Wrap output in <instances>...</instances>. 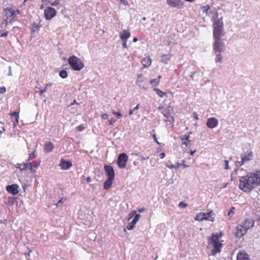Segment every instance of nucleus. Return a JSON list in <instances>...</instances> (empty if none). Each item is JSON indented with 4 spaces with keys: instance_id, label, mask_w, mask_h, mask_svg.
<instances>
[{
    "instance_id": "nucleus-35",
    "label": "nucleus",
    "mask_w": 260,
    "mask_h": 260,
    "mask_svg": "<svg viewBox=\"0 0 260 260\" xmlns=\"http://www.w3.org/2000/svg\"><path fill=\"white\" fill-rule=\"evenodd\" d=\"M182 165V164H180L179 162L177 163L176 165H167V167L170 169H177L180 166Z\"/></svg>"
},
{
    "instance_id": "nucleus-36",
    "label": "nucleus",
    "mask_w": 260,
    "mask_h": 260,
    "mask_svg": "<svg viewBox=\"0 0 260 260\" xmlns=\"http://www.w3.org/2000/svg\"><path fill=\"white\" fill-rule=\"evenodd\" d=\"M154 90H155L157 94L160 97H163L166 94L165 92H162L159 89H154Z\"/></svg>"
},
{
    "instance_id": "nucleus-11",
    "label": "nucleus",
    "mask_w": 260,
    "mask_h": 260,
    "mask_svg": "<svg viewBox=\"0 0 260 260\" xmlns=\"http://www.w3.org/2000/svg\"><path fill=\"white\" fill-rule=\"evenodd\" d=\"M254 223V222L253 219L251 218H247L240 224L243 226L246 231H248V229L253 226Z\"/></svg>"
},
{
    "instance_id": "nucleus-21",
    "label": "nucleus",
    "mask_w": 260,
    "mask_h": 260,
    "mask_svg": "<svg viewBox=\"0 0 260 260\" xmlns=\"http://www.w3.org/2000/svg\"><path fill=\"white\" fill-rule=\"evenodd\" d=\"M237 260H250L249 255L245 252H239L237 256Z\"/></svg>"
},
{
    "instance_id": "nucleus-37",
    "label": "nucleus",
    "mask_w": 260,
    "mask_h": 260,
    "mask_svg": "<svg viewBox=\"0 0 260 260\" xmlns=\"http://www.w3.org/2000/svg\"><path fill=\"white\" fill-rule=\"evenodd\" d=\"M254 174L258 185H260V171H256Z\"/></svg>"
},
{
    "instance_id": "nucleus-6",
    "label": "nucleus",
    "mask_w": 260,
    "mask_h": 260,
    "mask_svg": "<svg viewBox=\"0 0 260 260\" xmlns=\"http://www.w3.org/2000/svg\"><path fill=\"white\" fill-rule=\"evenodd\" d=\"M44 15L46 19L50 20L56 15V11L52 7H47L44 10Z\"/></svg>"
},
{
    "instance_id": "nucleus-63",
    "label": "nucleus",
    "mask_w": 260,
    "mask_h": 260,
    "mask_svg": "<svg viewBox=\"0 0 260 260\" xmlns=\"http://www.w3.org/2000/svg\"><path fill=\"white\" fill-rule=\"evenodd\" d=\"M77 130L78 131H81V125H80L77 127Z\"/></svg>"
},
{
    "instance_id": "nucleus-52",
    "label": "nucleus",
    "mask_w": 260,
    "mask_h": 260,
    "mask_svg": "<svg viewBox=\"0 0 260 260\" xmlns=\"http://www.w3.org/2000/svg\"><path fill=\"white\" fill-rule=\"evenodd\" d=\"M224 162H225V169H229V165H228V163H229V161L227 160H224Z\"/></svg>"
},
{
    "instance_id": "nucleus-33",
    "label": "nucleus",
    "mask_w": 260,
    "mask_h": 260,
    "mask_svg": "<svg viewBox=\"0 0 260 260\" xmlns=\"http://www.w3.org/2000/svg\"><path fill=\"white\" fill-rule=\"evenodd\" d=\"M59 76L62 78H66L68 77V73L65 70H61L59 72Z\"/></svg>"
},
{
    "instance_id": "nucleus-61",
    "label": "nucleus",
    "mask_w": 260,
    "mask_h": 260,
    "mask_svg": "<svg viewBox=\"0 0 260 260\" xmlns=\"http://www.w3.org/2000/svg\"><path fill=\"white\" fill-rule=\"evenodd\" d=\"M159 156H160V158L162 159V158H164L165 157V153H164V152L161 153L160 154Z\"/></svg>"
},
{
    "instance_id": "nucleus-27",
    "label": "nucleus",
    "mask_w": 260,
    "mask_h": 260,
    "mask_svg": "<svg viewBox=\"0 0 260 260\" xmlns=\"http://www.w3.org/2000/svg\"><path fill=\"white\" fill-rule=\"evenodd\" d=\"M171 55L170 54H164L161 56V61L164 63H167V62L170 59Z\"/></svg>"
},
{
    "instance_id": "nucleus-38",
    "label": "nucleus",
    "mask_w": 260,
    "mask_h": 260,
    "mask_svg": "<svg viewBox=\"0 0 260 260\" xmlns=\"http://www.w3.org/2000/svg\"><path fill=\"white\" fill-rule=\"evenodd\" d=\"M136 214V211L135 210L132 211L128 215V220H129L131 218H132L134 216L135 217Z\"/></svg>"
},
{
    "instance_id": "nucleus-30",
    "label": "nucleus",
    "mask_w": 260,
    "mask_h": 260,
    "mask_svg": "<svg viewBox=\"0 0 260 260\" xmlns=\"http://www.w3.org/2000/svg\"><path fill=\"white\" fill-rule=\"evenodd\" d=\"M221 52H217L216 54V59H215V62L216 63L217 62H221L222 59V56L221 54Z\"/></svg>"
},
{
    "instance_id": "nucleus-12",
    "label": "nucleus",
    "mask_w": 260,
    "mask_h": 260,
    "mask_svg": "<svg viewBox=\"0 0 260 260\" xmlns=\"http://www.w3.org/2000/svg\"><path fill=\"white\" fill-rule=\"evenodd\" d=\"M59 166L63 170H68L72 166V163L70 160H66L64 159H61Z\"/></svg>"
},
{
    "instance_id": "nucleus-20",
    "label": "nucleus",
    "mask_w": 260,
    "mask_h": 260,
    "mask_svg": "<svg viewBox=\"0 0 260 260\" xmlns=\"http://www.w3.org/2000/svg\"><path fill=\"white\" fill-rule=\"evenodd\" d=\"M54 145L51 142H47L45 143L44 147V151L45 152L48 153L53 151L54 149Z\"/></svg>"
},
{
    "instance_id": "nucleus-29",
    "label": "nucleus",
    "mask_w": 260,
    "mask_h": 260,
    "mask_svg": "<svg viewBox=\"0 0 260 260\" xmlns=\"http://www.w3.org/2000/svg\"><path fill=\"white\" fill-rule=\"evenodd\" d=\"M11 115L14 116L15 118V122H14V125L16 126V124L18 123L19 113L15 111L12 113Z\"/></svg>"
},
{
    "instance_id": "nucleus-48",
    "label": "nucleus",
    "mask_w": 260,
    "mask_h": 260,
    "mask_svg": "<svg viewBox=\"0 0 260 260\" xmlns=\"http://www.w3.org/2000/svg\"><path fill=\"white\" fill-rule=\"evenodd\" d=\"M189 142H188V141H182V143H181V146L182 147H183V145H185V146H187V145H188V143H189Z\"/></svg>"
},
{
    "instance_id": "nucleus-7",
    "label": "nucleus",
    "mask_w": 260,
    "mask_h": 260,
    "mask_svg": "<svg viewBox=\"0 0 260 260\" xmlns=\"http://www.w3.org/2000/svg\"><path fill=\"white\" fill-rule=\"evenodd\" d=\"M168 5L172 7L181 9L184 6V3L181 0H167Z\"/></svg>"
},
{
    "instance_id": "nucleus-46",
    "label": "nucleus",
    "mask_w": 260,
    "mask_h": 260,
    "mask_svg": "<svg viewBox=\"0 0 260 260\" xmlns=\"http://www.w3.org/2000/svg\"><path fill=\"white\" fill-rule=\"evenodd\" d=\"M23 164H17L16 165V168H19V169H20L21 171H23V170H25V169H22V167H23Z\"/></svg>"
},
{
    "instance_id": "nucleus-57",
    "label": "nucleus",
    "mask_w": 260,
    "mask_h": 260,
    "mask_svg": "<svg viewBox=\"0 0 260 260\" xmlns=\"http://www.w3.org/2000/svg\"><path fill=\"white\" fill-rule=\"evenodd\" d=\"M197 73V72H193L190 75V77L192 79V80H194V75L196 74Z\"/></svg>"
},
{
    "instance_id": "nucleus-42",
    "label": "nucleus",
    "mask_w": 260,
    "mask_h": 260,
    "mask_svg": "<svg viewBox=\"0 0 260 260\" xmlns=\"http://www.w3.org/2000/svg\"><path fill=\"white\" fill-rule=\"evenodd\" d=\"M187 206V204L186 203H184V202H180L179 204V207L181 208H185Z\"/></svg>"
},
{
    "instance_id": "nucleus-13",
    "label": "nucleus",
    "mask_w": 260,
    "mask_h": 260,
    "mask_svg": "<svg viewBox=\"0 0 260 260\" xmlns=\"http://www.w3.org/2000/svg\"><path fill=\"white\" fill-rule=\"evenodd\" d=\"M218 123V120L215 117L208 118L206 122V125L210 128L215 127Z\"/></svg>"
},
{
    "instance_id": "nucleus-59",
    "label": "nucleus",
    "mask_w": 260,
    "mask_h": 260,
    "mask_svg": "<svg viewBox=\"0 0 260 260\" xmlns=\"http://www.w3.org/2000/svg\"><path fill=\"white\" fill-rule=\"evenodd\" d=\"M193 118L197 120L199 119L198 115L196 113H193Z\"/></svg>"
},
{
    "instance_id": "nucleus-22",
    "label": "nucleus",
    "mask_w": 260,
    "mask_h": 260,
    "mask_svg": "<svg viewBox=\"0 0 260 260\" xmlns=\"http://www.w3.org/2000/svg\"><path fill=\"white\" fill-rule=\"evenodd\" d=\"M4 11L6 12H8L9 13V17H11V18H13L14 19L16 16V12L14 9H13L12 7H7L4 9Z\"/></svg>"
},
{
    "instance_id": "nucleus-31",
    "label": "nucleus",
    "mask_w": 260,
    "mask_h": 260,
    "mask_svg": "<svg viewBox=\"0 0 260 260\" xmlns=\"http://www.w3.org/2000/svg\"><path fill=\"white\" fill-rule=\"evenodd\" d=\"M194 219L200 221L204 220L203 212H200L194 218Z\"/></svg>"
},
{
    "instance_id": "nucleus-17",
    "label": "nucleus",
    "mask_w": 260,
    "mask_h": 260,
    "mask_svg": "<svg viewBox=\"0 0 260 260\" xmlns=\"http://www.w3.org/2000/svg\"><path fill=\"white\" fill-rule=\"evenodd\" d=\"M8 14L9 13H8V12H7L5 14V15L7 17V18L4 20V21L1 24V27L2 28L4 27V25H7L9 23L12 24L13 22L15 20V19H13V18H11L10 19H9Z\"/></svg>"
},
{
    "instance_id": "nucleus-56",
    "label": "nucleus",
    "mask_w": 260,
    "mask_h": 260,
    "mask_svg": "<svg viewBox=\"0 0 260 260\" xmlns=\"http://www.w3.org/2000/svg\"><path fill=\"white\" fill-rule=\"evenodd\" d=\"M47 90L46 87H45L44 89H42L40 91V95H42L44 92H45Z\"/></svg>"
},
{
    "instance_id": "nucleus-39",
    "label": "nucleus",
    "mask_w": 260,
    "mask_h": 260,
    "mask_svg": "<svg viewBox=\"0 0 260 260\" xmlns=\"http://www.w3.org/2000/svg\"><path fill=\"white\" fill-rule=\"evenodd\" d=\"M40 26L39 25V24H36L35 23H34L32 25V27H31V31L32 32H34L39 27H40Z\"/></svg>"
},
{
    "instance_id": "nucleus-8",
    "label": "nucleus",
    "mask_w": 260,
    "mask_h": 260,
    "mask_svg": "<svg viewBox=\"0 0 260 260\" xmlns=\"http://www.w3.org/2000/svg\"><path fill=\"white\" fill-rule=\"evenodd\" d=\"M253 156V153L251 151H247L241 154V159H242L243 162L244 163L252 160Z\"/></svg>"
},
{
    "instance_id": "nucleus-23",
    "label": "nucleus",
    "mask_w": 260,
    "mask_h": 260,
    "mask_svg": "<svg viewBox=\"0 0 260 260\" xmlns=\"http://www.w3.org/2000/svg\"><path fill=\"white\" fill-rule=\"evenodd\" d=\"M137 77H138V79H137V83H136L137 85L139 87H142L143 89H144L145 90H146L147 88L143 84V79L142 78V75L141 74H139V75H138Z\"/></svg>"
},
{
    "instance_id": "nucleus-40",
    "label": "nucleus",
    "mask_w": 260,
    "mask_h": 260,
    "mask_svg": "<svg viewBox=\"0 0 260 260\" xmlns=\"http://www.w3.org/2000/svg\"><path fill=\"white\" fill-rule=\"evenodd\" d=\"M189 135H184L181 137V140L182 141H184L185 140L188 141V142H190V140H189Z\"/></svg>"
},
{
    "instance_id": "nucleus-34",
    "label": "nucleus",
    "mask_w": 260,
    "mask_h": 260,
    "mask_svg": "<svg viewBox=\"0 0 260 260\" xmlns=\"http://www.w3.org/2000/svg\"><path fill=\"white\" fill-rule=\"evenodd\" d=\"M132 155L139 156V157H140V159L141 160H142V161L143 160L148 159H149V157L148 156L147 157H143L142 156H141L140 153H132Z\"/></svg>"
},
{
    "instance_id": "nucleus-51",
    "label": "nucleus",
    "mask_w": 260,
    "mask_h": 260,
    "mask_svg": "<svg viewBox=\"0 0 260 260\" xmlns=\"http://www.w3.org/2000/svg\"><path fill=\"white\" fill-rule=\"evenodd\" d=\"M64 201L63 199H61L56 204L57 206H60V204H62V201Z\"/></svg>"
},
{
    "instance_id": "nucleus-18",
    "label": "nucleus",
    "mask_w": 260,
    "mask_h": 260,
    "mask_svg": "<svg viewBox=\"0 0 260 260\" xmlns=\"http://www.w3.org/2000/svg\"><path fill=\"white\" fill-rule=\"evenodd\" d=\"M214 214L212 210H210L208 213L203 212L204 220L213 221L214 220Z\"/></svg>"
},
{
    "instance_id": "nucleus-54",
    "label": "nucleus",
    "mask_w": 260,
    "mask_h": 260,
    "mask_svg": "<svg viewBox=\"0 0 260 260\" xmlns=\"http://www.w3.org/2000/svg\"><path fill=\"white\" fill-rule=\"evenodd\" d=\"M123 42L122 43V46L123 47L125 48H127V44H126V40H124V41H122Z\"/></svg>"
},
{
    "instance_id": "nucleus-58",
    "label": "nucleus",
    "mask_w": 260,
    "mask_h": 260,
    "mask_svg": "<svg viewBox=\"0 0 260 260\" xmlns=\"http://www.w3.org/2000/svg\"><path fill=\"white\" fill-rule=\"evenodd\" d=\"M145 208H140V209H138V211L139 212V213H142L143 212V211H145Z\"/></svg>"
},
{
    "instance_id": "nucleus-53",
    "label": "nucleus",
    "mask_w": 260,
    "mask_h": 260,
    "mask_svg": "<svg viewBox=\"0 0 260 260\" xmlns=\"http://www.w3.org/2000/svg\"><path fill=\"white\" fill-rule=\"evenodd\" d=\"M108 117H109L108 115L107 114H104L102 115V118L104 119H106L108 118Z\"/></svg>"
},
{
    "instance_id": "nucleus-9",
    "label": "nucleus",
    "mask_w": 260,
    "mask_h": 260,
    "mask_svg": "<svg viewBox=\"0 0 260 260\" xmlns=\"http://www.w3.org/2000/svg\"><path fill=\"white\" fill-rule=\"evenodd\" d=\"M235 235L237 238H241L247 232L244 228L240 224H238L235 229Z\"/></svg>"
},
{
    "instance_id": "nucleus-60",
    "label": "nucleus",
    "mask_w": 260,
    "mask_h": 260,
    "mask_svg": "<svg viewBox=\"0 0 260 260\" xmlns=\"http://www.w3.org/2000/svg\"><path fill=\"white\" fill-rule=\"evenodd\" d=\"M59 4L58 2H51V5L52 6H57Z\"/></svg>"
},
{
    "instance_id": "nucleus-64",
    "label": "nucleus",
    "mask_w": 260,
    "mask_h": 260,
    "mask_svg": "<svg viewBox=\"0 0 260 260\" xmlns=\"http://www.w3.org/2000/svg\"><path fill=\"white\" fill-rule=\"evenodd\" d=\"M139 108V104H138L134 109L133 110L135 111L136 110H138Z\"/></svg>"
},
{
    "instance_id": "nucleus-41",
    "label": "nucleus",
    "mask_w": 260,
    "mask_h": 260,
    "mask_svg": "<svg viewBox=\"0 0 260 260\" xmlns=\"http://www.w3.org/2000/svg\"><path fill=\"white\" fill-rule=\"evenodd\" d=\"M235 210V208L234 207H232L231 209L229 211L228 215L231 216V214H233L234 213V211Z\"/></svg>"
},
{
    "instance_id": "nucleus-5",
    "label": "nucleus",
    "mask_w": 260,
    "mask_h": 260,
    "mask_svg": "<svg viewBox=\"0 0 260 260\" xmlns=\"http://www.w3.org/2000/svg\"><path fill=\"white\" fill-rule=\"evenodd\" d=\"M128 156L127 154L124 153H122L119 155L117 160V164L120 168L123 169L126 167V164Z\"/></svg>"
},
{
    "instance_id": "nucleus-3",
    "label": "nucleus",
    "mask_w": 260,
    "mask_h": 260,
    "mask_svg": "<svg viewBox=\"0 0 260 260\" xmlns=\"http://www.w3.org/2000/svg\"><path fill=\"white\" fill-rule=\"evenodd\" d=\"M69 63L72 69L75 71H80L81 69L80 59L75 56L70 57Z\"/></svg>"
},
{
    "instance_id": "nucleus-10",
    "label": "nucleus",
    "mask_w": 260,
    "mask_h": 260,
    "mask_svg": "<svg viewBox=\"0 0 260 260\" xmlns=\"http://www.w3.org/2000/svg\"><path fill=\"white\" fill-rule=\"evenodd\" d=\"M104 170L108 176V178L114 179L115 177V172L113 168L109 165H105Z\"/></svg>"
},
{
    "instance_id": "nucleus-28",
    "label": "nucleus",
    "mask_w": 260,
    "mask_h": 260,
    "mask_svg": "<svg viewBox=\"0 0 260 260\" xmlns=\"http://www.w3.org/2000/svg\"><path fill=\"white\" fill-rule=\"evenodd\" d=\"M219 237L217 236L216 234H212L210 238V241L209 242L210 243H215V242H219Z\"/></svg>"
},
{
    "instance_id": "nucleus-2",
    "label": "nucleus",
    "mask_w": 260,
    "mask_h": 260,
    "mask_svg": "<svg viewBox=\"0 0 260 260\" xmlns=\"http://www.w3.org/2000/svg\"><path fill=\"white\" fill-rule=\"evenodd\" d=\"M216 18H217L215 20L213 23V38L214 39H221V37L224 36L223 31V23L222 21V17H221L218 18V13H216Z\"/></svg>"
},
{
    "instance_id": "nucleus-15",
    "label": "nucleus",
    "mask_w": 260,
    "mask_h": 260,
    "mask_svg": "<svg viewBox=\"0 0 260 260\" xmlns=\"http://www.w3.org/2000/svg\"><path fill=\"white\" fill-rule=\"evenodd\" d=\"M141 215L140 214H136L133 220L127 225V229L128 230H131L134 228L136 223L138 221L140 218Z\"/></svg>"
},
{
    "instance_id": "nucleus-50",
    "label": "nucleus",
    "mask_w": 260,
    "mask_h": 260,
    "mask_svg": "<svg viewBox=\"0 0 260 260\" xmlns=\"http://www.w3.org/2000/svg\"><path fill=\"white\" fill-rule=\"evenodd\" d=\"M35 157V153H34V152H32V153H31L29 155L28 160L32 159V158H34Z\"/></svg>"
},
{
    "instance_id": "nucleus-24",
    "label": "nucleus",
    "mask_w": 260,
    "mask_h": 260,
    "mask_svg": "<svg viewBox=\"0 0 260 260\" xmlns=\"http://www.w3.org/2000/svg\"><path fill=\"white\" fill-rule=\"evenodd\" d=\"M113 180L114 179L107 178L104 183V188L106 190L109 189L111 187Z\"/></svg>"
},
{
    "instance_id": "nucleus-55",
    "label": "nucleus",
    "mask_w": 260,
    "mask_h": 260,
    "mask_svg": "<svg viewBox=\"0 0 260 260\" xmlns=\"http://www.w3.org/2000/svg\"><path fill=\"white\" fill-rule=\"evenodd\" d=\"M181 164H182L181 166H182L183 167V168H187V167H188V165H186L185 164V160H183Z\"/></svg>"
},
{
    "instance_id": "nucleus-32",
    "label": "nucleus",
    "mask_w": 260,
    "mask_h": 260,
    "mask_svg": "<svg viewBox=\"0 0 260 260\" xmlns=\"http://www.w3.org/2000/svg\"><path fill=\"white\" fill-rule=\"evenodd\" d=\"M150 84L153 86H157V85H158L159 83V79H152L150 80Z\"/></svg>"
},
{
    "instance_id": "nucleus-62",
    "label": "nucleus",
    "mask_w": 260,
    "mask_h": 260,
    "mask_svg": "<svg viewBox=\"0 0 260 260\" xmlns=\"http://www.w3.org/2000/svg\"><path fill=\"white\" fill-rule=\"evenodd\" d=\"M120 1L124 5H127V0H121Z\"/></svg>"
},
{
    "instance_id": "nucleus-43",
    "label": "nucleus",
    "mask_w": 260,
    "mask_h": 260,
    "mask_svg": "<svg viewBox=\"0 0 260 260\" xmlns=\"http://www.w3.org/2000/svg\"><path fill=\"white\" fill-rule=\"evenodd\" d=\"M0 32L1 34L0 37H6L8 34V31H3L2 30H0Z\"/></svg>"
},
{
    "instance_id": "nucleus-1",
    "label": "nucleus",
    "mask_w": 260,
    "mask_h": 260,
    "mask_svg": "<svg viewBox=\"0 0 260 260\" xmlns=\"http://www.w3.org/2000/svg\"><path fill=\"white\" fill-rule=\"evenodd\" d=\"M254 173H251L241 177L239 188L244 192L250 191L258 185Z\"/></svg>"
},
{
    "instance_id": "nucleus-26",
    "label": "nucleus",
    "mask_w": 260,
    "mask_h": 260,
    "mask_svg": "<svg viewBox=\"0 0 260 260\" xmlns=\"http://www.w3.org/2000/svg\"><path fill=\"white\" fill-rule=\"evenodd\" d=\"M22 169H29L30 170L31 172L32 173L36 172V169H35L32 167V164L31 162L29 163H23V165H22Z\"/></svg>"
},
{
    "instance_id": "nucleus-49",
    "label": "nucleus",
    "mask_w": 260,
    "mask_h": 260,
    "mask_svg": "<svg viewBox=\"0 0 260 260\" xmlns=\"http://www.w3.org/2000/svg\"><path fill=\"white\" fill-rule=\"evenodd\" d=\"M6 88L5 87H0V93H4L6 92Z\"/></svg>"
},
{
    "instance_id": "nucleus-45",
    "label": "nucleus",
    "mask_w": 260,
    "mask_h": 260,
    "mask_svg": "<svg viewBox=\"0 0 260 260\" xmlns=\"http://www.w3.org/2000/svg\"><path fill=\"white\" fill-rule=\"evenodd\" d=\"M112 113L114 115L117 116L118 118H120L122 116L121 114L119 112H115V111H113Z\"/></svg>"
},
{
    "instance_id": "nucleus-44",
    "label": "nucleus",
    "mask_w": 260,
    "mask_h": 260,
    "mask_svg": "<svg viewBox=\"0 0 260 260\" xmlns=\"http://www.w3.org/2000/svg\"><path fill=\"white\" fill-rule=\"evenodd\" d=\"M245 163L243 162L242 159H241V161H237L236 162V166L237 167H240L242 165H243Z\"/></svg>"
},
{
    "instance_id": "nucleus-16",
    "label": "nucleus",
    "mask_w": 260,
    "mask_h": 260,
    "mask_svg": "<svg viewBox=\"0 0 260 260\" xmlns=\"http://www.w3.org/2000/svg\"><path fill=\"white\" fill-rule=\"evenodd\" d=\"M211 244H212L214 248L212 250V253L213 255L220 252V248L222 246V244L220 242L211 243Z\"/></svg>"
},
{
    "instance_id": "nucleus-25",
    "label": "nucleus",
    "mask_w": 260,
    "mask_h": 260,
    "mask_svg": "<svg viewBox=\"0 0 260 260\" xmlns=\"http://www.w3.org/2000/svg\"><path fill=\"white\" fill-rule=\"evenodd\" d=\"M142 63L145 67H148L151 63V59L149 56L144 58L142 60Z\"/></svg>"
},
{
    "instance_id": "nucleus-19",
    "label": "nucleus",
    "mask_w": 260,
    "mask_h": 260,
    "mask_svg": "<svg viewBox=\"0 0 260 260\" xmlns=\"http://www.w3.org/2000/svg\"><path fill=\"white\" fill-rule=\"evenodd\" d=\"M131 36V33L128 30H122L119 35L120 38L122 40V41L126 40L128 39Z\"/></svg>"
},
{
    "instance_id": "nucleus-14",
    "label": "nucleus",
    "mask_w": 260,
    "mask_h": 260,
    "mask_svg": "<svg viewBox=\"0 0 260 260\" xmlns=\"http://www.w3.org/2000/svg\"><path fill=\"white\" fill-rule=\"evenodd\" d=\"M18 185L17 184H12L8 185L6 187L7 190L10 193L13 195H16L18 193Z\"/></svg>"
},
{
    "instance_id": "nucleus-4",
    "label": "nucleus",
    "mask_w": 260,
    "mask_h": 260,
    "mask_svg": "<svg viewBox=\"0 0 260 260\" xmlns=\"http://www.w3.org/2000/svg\"><path fill=\"white\" fill-rule=\"evenodd\" d=\"M213 49L214 53L222 52L225 50V45L222 39H214Z\"/></svg>"
},
{
    "instance_id": "nucleus-47",
    "label": "nucleus",
    "mask_w": 260,
    "mask_h": 260,
    "mask_svg": "<svg viewBox=\"0 0 260 260\" xmlns=\"http://www.w3.org/2000/svg\"><path fill=\"white\" fill-rule=\"evenodd\" d=\"M209 9L210 7L209 6H204L202 7V10L203 12H207Z\"/></svg>"
}]
</instances>
